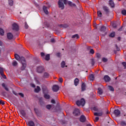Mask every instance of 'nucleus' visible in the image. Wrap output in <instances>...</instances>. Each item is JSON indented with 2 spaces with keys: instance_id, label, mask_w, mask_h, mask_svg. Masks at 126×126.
Here are the masks:
<instances>
[{
  "instance_id": "obj_1",
  "label": "nucleus",
  "mask_w": 126,
  "mask_h": 126,
  "mask_svg": "<svg viewBox=\"0 0 126 126\" xmlns=\"http://www.w3.org/2000/svg\"><path fill=\"white\" fill-rule=\"evenodd\" d=\"M15 58L17 61H20L22 64V69L24 70L26 67V62L25 61V59L24 57H20L19 55L17 54L15 55Z\"/></svg>"
},
{
  "instance_id": "obj_2",
  "label": "nucleus",
  "mask_w": 126,
  "mask_h": 126,
  "mask_svg": "<svg viewBox=\"0 0 126 126\" xmlns=\"http://www.w3.org/2000/svg\"><path fill=\"white\" fill-rule=\"evenodd\" d=\"M63 3L64 4H66L67 3V0H59L58 1V4L60 8L61 9H63L64 8V5H63Z\"/></svg>"
},
{
  "instance_id": "obj_3",
  "label": "nucleus",
  "mask_w": 126,
  "mask_h": 126,
  "mask_svg": "<svg viewBox=\"0 0 126 126\" xmlns=\"http://www.w3.org/2000/svg\"><path fill=\"white\" fill-rule=\"evenodd\" d=\"M76 104L77 106H82L83 107V106L85 105V100L82 98L80 100H78L76 101Z\"/></svg>"
},
{
  "instance_id": "obj_4",
  "label": "nucleus",
  "mask_w": 126,
  "mask_h": 126,
  "mask_svg": "<svg viewBox=\"0 0 126 126\" xmlns=\"http://www.w3.org/2000/svg\"><path fill=\"white\" fill-rule=\"evenodd\" d=\"M12 29L15 31H18V30H19V27H18V25H17L16 23L13 24L12 25Z\"/></svg>"
},
{
  "instance_id": "obj_5",
  "label": "nucleus",
  "mask_w": 126,
  "mask_h": 126,
  "mask_svg": "<svg viewBox=\"0 0 126 126\" xmlns=\"http://www.w3.org/2000/svg\"><path fill=\"white\" fill-rule=\"evenodd\" d=\"M59 89H60V88L57 85L53 86L52 88V90L54 92H57V91H59Z\"/></svg>"
},
{
  "instance_id": "obj_6",
  "label": "nucleus",
  "mask_w": 126,
  "mask_h": 126,
  "mask_svg": "<svg viewBox=\"0 0 126 126\" xmlns=\"http://www.w3.org/2000/svg\"><path fill=\"white\" fill-rule=\"evenodd\" d=\"M0 74L1 75V76L3 77V78H6V77L5 75L3 74V68L0 67Z\"/></svg>"
},
{
  "instance_id": "obj_7",
  "label": "nucleus",
  "mask_w": 126,
  "mask_h": 126,
  "mask_svg": "<svg viewBox=\"0 0 126 126\" xmlns=\"http://www.w3.org/2000/svg\"><path fill=\"white\" fill-rule=\"evenodd\" d=\"M73 114H74L75 116H77V115H79V114H80V111L79 109L76 108L73 112Z\"/></svg>"
},
{
  "instance_id": "obj_8",
  "label": "nucleus",
  "mask_w": 126,
  "mask_h": 126,
  "mask_svg": "<svg viewBox=\"0 0 126 126\" xmlns=\"http://www.w3.org/2000/svg\"><path fill=\"white\" fill-rule=\"evenodd\" d=\"M114 113L116 117H119V116L121 114V112L118 109L114 110Z\"/></svg>"
},
{
  "instance_id": "obj_9",
  "label": "nucleus",
  "mask_w": 126,
  "mask_h": 126,
  "mask_svg": "<svg viewBox=\"0 0 126 126\" xmlns=\"http://www.w3.org/2000/svg\"><path fill=\"white\" fill-rule=\"evenodd\" d=\"M7 36L9 40H11V39L13 38V35L10 32L7 33Z\"/></svg>"
},
{
  "instance_id": "obj_10",
  "label": "nucleus",
  "mask_w": 126,
  "mask_h": 126,
  "mask_svg": "<svg viewBox=\"0 0 126 126\" xmlns=\"http://www.w3.org/2000/svg\"><path fill=\"white\" fill-rule=\"evenodd\" d=\"M28 126H35V123L32 121H30L27 123Z\"/></svg>"
},
{
  "instance_id": "obj_11",
  "label": "nucleus",
  "mask_w": 126,
  "mask_h": 126,
  "mask_svg": "<svg viewBox=\"0 0 126 126\" xmlns=\"http://www.w3.org/2000/svg\"><path fill=\"white\" fill-rule=\"evenodd\" d=\"M86 121V118H85V116L82 115L80 118V121L82 123H84Z\"/></svg>"
},
{
  "instance_id": "obj_12",
  "label": "nucleus",
  "mask_w": 126,
  "mask_h": 126,
  "mask_svg": "<svg viewBox=\"0 0 126 126\" xmlns=\"http://www.w3.org/2000/svg\"><path fill=\"white\" fill-rule=\"evenodd\" d=\"M43 70H44V68L42 66H40L37 67V71L39 73H41L43 72Z\"/></svg>"
},
{
  "instance_id": "obj_13",
  "label": "nucleus",
  "mask_w": 126,
  "mask_h": 126,
  "mask_svg": "<svg viewBox=\"0 0 126 126\" xmlns=\"http://www.w3.org/2000/svg\"><path fill=\"white\" fill-rule=\"evenodd\" d=\"M104 79L105 81H106V82H108L110 81V80H111V78H110L109 77V76H107V75L104 76Z\"/></svg>"
},
{
  "instance_id": "obj_14",
  "label": "nucleus",
  "mask_w": 126,
  "mask_h": 126,
  "mask_svg": "<svg viewBox=\"0 0 126 126\" xmlns=\"http://www.w3.org/2000/svg\"><path fill=\"white\" fill-rule=\"evenodd\" d=\"M43 9L44 12L45 13V14H48L49 13V12L48 11V10L47 9V7H46L45 6H44Z\"/></svg>"
},
{
  "instance_id": "obj_15",
  "label": "nucleus",
  "mask_w": 126,
  "mask_h": 126,
  "mask_svg": "<svg viewBox=\"0 0 126 126\" xmlns=\"http://www.w3.org/2000/svg\"><path fill=\"white\" fill-rule=\"evenodd\" d=\"M78 83H79V80L77 78H76L74 80V85L75 86H77Z\"/></svg>"
},
{
  "instance_id": "obj_16",
  "label": "nucleus",
  "mask_w": 126,
  "mask_h": 126,
  "mask_svg": "<svg viewBox=\"0 0 126 126\" xmlns=\"http://www.w3.org/2000/svg\"><path fill=\"white\" fill-rule=\"evenodd\" d=\"M109 4L111 6V7H114L115 6V3L112 0H109Z\"/></svg>"
},
{
  "instance_id": "obj_17",
  "label": "nucleus",
  "mask_w": 126,
  "mask_h": 126,
  "mask_svg": "<svg viewBox=\"0 0 126 126\" xmlns=\"http://www.w3.org/2000/svg\"><path fill=\"white\" fill-rule=\"evenodd\" d=\"M89 79L91 81H93V80H94V75L93 74L90 75Z\"/></svg>"
},
{
  "instance_id": "obj_18",
  "label": "nucleus",
  "mask_w": 126,
  "mask_h": 126,
  "mask_svg": "<svg viewBox=\"0 0 126 126\" xmlns=\"http://www.w3.org/2000/svg\"><path fill=\"white\" fill-rule=\"evenodd\" d=\"M2 87H3V88H4L5 90H6V91H9V90L7 88V87L6 86V85H5V84L3 83L2 84Z\"/></svg>"
},
{
  "instance_id": "obj_19",
  "label": "nucleus",
  "mask_w": 126,
  "mask_h": 126,
  "mask_svg": "<svg viewBox=\"0 0 126 126\" xmlns=\"http://www.w3.org/2000/svg\"><path fill=\"white\" fill-rule=\"evenodd\" d=\"M98 93L99 94V95H101V94H103V90H102V89L98 88Z\"/></svg>"
},
{
  "instance_id": "obj_20",
  "label": "nucleus",
  "mask_w": 126,
  "mask_h": 126,
  "mask_svg": "<svg viewBox=\"0 0 126 126\" xmlns=\"http://www.w3.org/2000/svg\"><path fill=\"white\" fill-rule=\"evenodd\" d=\"M40 90H41V89H40L39 86H37V88L35 89L34 91L35 92H36V93H38V92H39V91H40Z\"/></svg>"
},
{
  "instance_id": "obj_21",
  "label": "nucleus",
  "mask_w": 126,
  "mask_h": 126,
  "mask_svg": "<svg viewBox=\"0 0 126 126\" xmlns=\"http://www.w3.org/2000/svg\"><path fill=\"white\" fill-rule=\"evenodd\" d=\"M53 107H54V105H47L46 106V108L48 109V110H50V109H51Z\"/></svg>"
},
{
  "instance_id": "obj_22",
  "label": "nucleus",
  "mask_w": 126,
  "mask_h": 126,
  "mask_svg": "<svg viewBox=\"0 0 126 126\" xmlns=\"http://www.w3.org/2000/svg\"><path fill=\"white\" fill-rule=\"evenodd\" d=\"M84 90H85V84L83 83L82 84V91H84Z\"/></svg>"
},
{
  "instance_id": "obj_23",
  "label": "nucleus",
  "mask_w": 126,
  "mask_h": 126,
  "mask_svg": "<svg viewBox=\"0 0 126 126\" xmlns=\"http://www.w3.org/2000/svg\"><path fill=\"white\" fill-rule=\"evenodd\" d=\"M8 2L9 5H10L11 6H12V5H13V1L12 0H9Z\"/></svg>"
},
{
  "instance_id": "obj_24",
  "label": "nucleus",
  "mask_w": 126,
  "mask_h": 126,
  "mask_svg": "<svg viewBox=\"0 0 126 126\" xmlns=\"http://www.w3.org/2000/svg\"><path fill=\"white\" fill-rule=\"evenodd\" d=\"M4 34V32L3 31V30L0 29V35H1L2 36Z\"/></svg>"
},
{
  "instance_id": "obj_25",
  "label": "nucleus",
  "mask_w": 126,
  "mask_h": 126,
  "mask_svg": "<svg viewBox=\"0 0 126 126\" xmlns=\"http://www.w3.org/2000/svg\"><path fill=\"white\" fill-rule=\"evenodd\" d=\"M94 116H102V113L95 112L94 113Z\"/></svg>"
},
{
  "instance_id": "obj_26",
  "label": "nucleus",
  "mask_w": 126,
  "mask_h": 126,
  "mask_svg": "<svg viewBox=\"0 0 126 126\" xmlns=\"http://www.w3.org/2000/svg\"><path fill=\"white\" fill-rule=\"evenodd\" d=\"M97 15L98 17H101L102 16V13L100 11H97Z\"/></svg>"
},
{
  "instance_id": "obj_27",
  "label": "nucleus",
  "mask_w": 126,
  "mask_h": 126,
  "mask_svg": "<svg viewBox=\"0 0 126 126\" xmlns=\"http://www.w3.org/2000/svg\"><path fill=\"white\" fill-rule=\"evenodd\" d=\"M109 36L111 37L112 38L115 37V32H111L109 35Z\"/></svg>"
},
{
  "instance_id": "obj_28",
  "label": "nucleus",
  "mask_w": 126,
  "mask_h": 126,
  "mask_svg": "<svg viewBox=\"0 0 126 126\" xmlns=\"http://www.w3.org/2000/svg\"><path fill=\"white\" fill-rule=\"evenodd\" d=\"M45 60L46 61H49L50 60V55H47L45 57Z\"/></svg>"
},
{
  "instance_id": "obj_29",
  "label": "nucleus",
  "mask_w": 126,
  "mask_h": 126,
  "mask_svg": "<svg viewBox=\"0 0 126 126\" xmlns=\"http://www.w3.org/2000/svg\"><path fill=\"white\" fill-rule=\"evenodd\" d=\"M72 38H76V39H78L79 36H78V34H75L72 36Z\"/></svg>"
},
{
  "instance_id": "obj_30",
  "label": "nucleus",
  "mask_w": 126,
  "mask_h": 126,
  "mask_svg": "<svg viewBox=\"0 0 126 126\" xmlns=\"http://www.w3.org/2000/svg\"><path fill=\"white\" fill-rule=\"evenodd\" d=\"M108 89L110 90V91H114V88L111 86H108Z\"/></svg>"
},
{
  "instance_id": "obj_31",
  "label": "nucleus",
  "mask_w": 126,
  "mask_h": 126,
  "mask_svg": "<svg viewBox=\"0 0 126 126\" xmlns=\"http://www.w3.org/2000/svg\"><path fill=\"white\" fill-rule=\"evenodd\" d=\"M21 114L22 115L23 117H25L26 114L25 112L23 110L21 111Z\"/></svg>"
},
{
  "instance_id": "obj_32",
  "label": "nucleus",
  "mask_w": 126,
  "mask_h": 126,
  "mask_svg": "<svg viewBox=\"0 0 126 126\" xmlns=\"http://www.w3.org/2000/svg\"><path fill=\"white\" fill-rule=\"evenodd\" d=\"M44 98H45V99H49L50 95L49 94H44Z\"/></svg>"
},
{
  "instance_id": "obj_33",
  "label": "nucleus",
  "mask_w": 126,
  "mask_h": 126,
  "mask_svg": "<svg viewBox=\"0 0 126 126\" xmlns=\"http://www.w3.org/2000/svg\"><path fill=\"white\" fill-rule=\"evenodd\" d=\"M121 126H126V123L124 121H122L121 123Z\"/></svg>"
},
{
  "instance_id": "obj_34",
  "label": "nucleus",
  "mask_w": 126,
  "mask_h": 126,
  "mask_svg": "<svg viewBox=\"0 0 126 126\" xmlns=\"http://www.w3.org/2000/svg\"><path fill=\"white\" fill-rule=\"evenodd\" d=\"M64 65H65V63H64V62L63 61L61 63V66L62 67H64Z\"/></svg>"
},
{
  "instance_id": "obj_35",
  "label": "nucleus",
  "mask_w": 126,
  "mask_h": 126,
  "mask_svg": "<svg viewBox=\"0 0 126 126\" xmlns=\"http://www.w3.org/2000/svg\"><path fill=\"white\" fill-rule=\"evenodd\" d=\"M122 14L123 15H126V10H123L122 11Z\"/></svg>"
},
{
  "instance_id": "obj_36",
  "label": "nucleus",
  "mask_w": 126,
  "mask_h": 126,
  "mask_svg": "<svg viewBox=\"0 0 126 126\" xmlns=\"http://www.w3.org/2000/svg\"><path fill=\"white\" fill-rule=\"evenodd\" d=\"M12 64L14 66H16L17 65V62H16V61H14Z\"/></svg>"
},
{
  "instance_id": "obj_37",
  "label": "nucleus",
  "mask_w": 126,
  "mask_h": 126,
  "mask_svg": "<svg viewBox=\"0 0 126 126\" xmlns=\"http://www.w3.org/2000/svg\"><path fill=\"white\" fill-rule=\"evenodd\" d=\"M92 111H95L97 112L98 111V108H97L96 107H94L93 108H92Z\"/></svg>"
},
{
  "instance_id": "obj_38",
  "label": "nucleus",
  "mask_w": 126,
  "mask_h": 126,
  "mask_svg": "<svg viewBox=\"0 0 126 126\" xmlns=\"http://www.w3.org/2000/svg\"><path fill=\"white\" fill-rule=\"evenodd\" d=\"M105 30H106V27L102 26L101 28V31H105Z\"/></svg>"
},
{
  "instance_id": "obj_39",
  "label": "nucleus",
  "mask_w": 126,
  "mask_h": 126,
  "mask_svg": "<svg viewBox=\"0 0 126 126\" xmlns=\"http://www.w3.org/2000/svg\"><path fill=\"white\" fill-rule=\"evenodd\" d=\"M107 61H108V59H107L106 58H103L102 59V62H103L104 63L107 62Z\"/></svg>"
},
{
  "instance_id": "obj_40",
  "label": "nucleus",
  "mask_w": 126,
  "mask_h": 126,
  "mask_svg": "<svg viewBox=\"0 0 126 126\" xmlns=\"http://www.w3.org/2000/svg\"><path fill=\"white\" fill-rule=\"evenodd\" d=\"M44 77H49V74H48L47 73H45Z\"/></svg>"
},
{
  "instance_id": "obj_41",
  "label": "nucleus",
  "mask_w": 126,
  "mask_h": 126,
  "mask_svg": "<svg viewBox=\"0 0 126 126\" xmlns=\"http://www.w3.org/2000/svg\"><path fill=\"white\" fill-rule=\"evenodd\" d=\"M4 104V102L2 100H0V105H3Z\"/></svg>"
},
{
  "instance_id": "obj_42",
  "label": "nucleus",
  "mask_w": 126,
  "mask_h": 126,
  "mask_svg": "<svg viewBox=\"0 0 126 126\" xmlns=\"http://www.w3.org/2000/svg\"><path fill=\"white\" fill-rule=\"evenodd\" d=\"M98 121H99V117H96L94 120V122H98Z\"/></svg>"
},
{
  "instance_id": "obj_43",
  "label": "nucleus",
  "mask_w": 126,
  "mask_h": 126,
  "mask_svg": "<svg viewBox=\"0 0 126 126\" xmlns=\"http://www.w3.org/2000/svg\"><path fill=\"white\" fill-rule=\"evenodd\" d=\"M59 81L60 82L62 83V82H63V78H60L59 79Z\"/></svg>"
},
{
  "instance_id": "obj_44",
  "label": "nucleus",
  "mask_w": 126,
  "mask_h": 126,
  "mask_svg": "<svg viewBox=\"0 0 126 126\" xmlns=\"http://www.w3.org/2000/svg\"><path fill=\"white\" fill-rule=\"evenodd\" d=\"M122 64H123V65H124V66H125V67H126V62L122 63Z\"/></svg>"
},
{
  "instance_id": "obj_45",
  "label": "nucleus",
  "mask_w": 126,
  "mask_h": 126,
  "mask_svg": "<svg viewBox=\"0 0 126 126\" xmlns=\"http://www.w3.org/2000/svg\"><path fill=\"white\" fill-rule=\"evenodd\" d=\"M25 27L26 29H27L28 28V25H27V24L26 23H25Z\"/></svg>"
},
{
  "instance_id": "obj_46",
  "label": "nucleus",
  "mask_w": 126,
  "mask_h": 126,
  "mask_svg": "<svg viewBox=\"0 0 126 126\" xmlns=\"http://www.w3.org/2000/svg\"><path fill=\"white\" fill-rule=\"evenodd\" d=\"M67 3L69 5H72V3L71 1H68Z\"/></svg>"
},
{
  "instance_id": "obj_47",
  "label": "nucleus",
  "mask_w": 126,
  "mask_h": 126,
  "mask_svg": "<svg viewBox=\"0 0 126 126\" xmlns=\"http://www.w3.org/2000/svg\"><path fill=\"white\" fill-rule=\"evenodd\" d=\"M104 9L105 11H108V8H107L106 7H104Z\"/></svg>"
},
{
  "instance_id": "obj_48",
  "label": "nucleus",
  "mask_w": 126,
  "mask_h": 126,
  "mask_svg": "<svg viewBox=\"0 0 126 126\" xmlns=\"http://www.w3.org/2000/svg\"><path fill=\"white\" fill-rule=\"evenodd\" d=\"M90 53H91V54H94V50H93V49H91V50H90Z\"/></svg>"
},
{
  "instance_id": "obj_49",
  "label": "nucleus",
  "mask_w": 126,
  "mask_h": 126,
  "mask_svg": "<svg viewBox=\"0 0 126 126\" xmlns=\"http://www.w3.org/2000/svg\"><path fill=\"white\" fill-rule=\"evenodd\" d=\"M51 103H52V104H55V103H56V101H55V100L52 99L51 100Z\"/></svg>"
},
{
  "instance_id": "obj_50",
  "label": "nucleus",
  "mask_w": 126,
  "mask_h": 126,
  "mask_svg": "<svg viewBox=\"0 0 126 126\" xmlns=\"http://www.w3.org/2000/svg\"><path fill=\"white\" fill-rule=\"evenodd\" d=\"M19 95H20V96H21V97H23V96H24V95L22 93H19Z\"/></svg>"
},
{
  "instance_id": "obj_51",
  "label": "nucleus",
  "mask_w": 126,
  "mask_h": 126,
  "mask_svg": "<svg viewBox=\"0 0 126 126\" xmlns=\"http://www.w3.org/2000/svg\"><path fill=\"white\" fill-rule=\"evenodd\" d=\"M45 56V53H41V57H44Z\"/></svg>"
},
{
  "instance_id": "obj_52",
  "label": "nucleus",
  "mask_w": 126,
  "mask_h": 126,
  "mask_svg": "<svg viewBox=\"0 0 126 126\" xmlns=\"http://www.w3.org/2000/svg\"><path fill=\"white\" fill-rule=\"evenodd\" d=\"M31 86L32 87L34 88V87H35V85H34L33 84H31Z\"/></svg>"
},
{
  "instance_id": "obj_53",
  "label": "nucleus",
  "mask_w": 126,
  "mask_h": 126,
  "mask_svg": "<svg viewBox=\"0 0 126 126\" xmlns=\"http://www.w3.org/2000/svg\"><path fill=\"white\" fill-rule=\"evenodd\" d=\"M96 56L97 58H100V54L99 53L96 54Z\"/></svg>"
},
{
  "instance_id": "obj_54",
  "label": "nucleus",
  "mask_w": 126,
  "mask_h": 126,
  "mask_svg": "<svg viewBox=\"0 0 126 126\" xmlns=\"http://www.w3.org/2000/svg\"><path fill=\"white\" fill-rule=\"evenodd\" d=\"M51 41L52 43H54V42H55V39H52L51 40Z\"/></svg>"
},
{
  "instance_id": "obj_55",
  "label": "nucleus",
  "mask_w": 126,
  "mask_h": 126,
  "mask_svg": "<svg viewBox=\"0 0 126 126\" xmlns=\"http://www.w3.org/2000/svg\"><path fill=\"white\" fill-rule=\"evenodd\" d=\"M0 46H2V42L0 40Z\"/></svg>"
},
{
  "instance_id": "obj_56",
  "label": "nucleus",
  "mask_w": 126,
  "mask_h": 126,
  "mask_svg": "<svg viewBox=\"0 0 126 126\" xmlns=\"http://www.w3.org/2000/svg\"><path fill=\"white\" fill-rule=\"evenodd\" d=\"M60 55H61V54H60V53H57V57H60Z\"/></svg>"
},
{
  "instance_id": "obj_57",
  "label": "nucleus",
  "mask_w": 126,
  "mask_h": 126,
  "mask_svg": "<svg viewBox=\"0 0 126 126\" xmlns=\"http://www.w3.org/2000/svg\"><path fill=\"white\" fill-rule=\"evenodd\" d=\"M118 40H121V37H119L118 38Z\"/></svg>"
},
{
  "instance_id": "obj_58",
  "label": "nucleus",
  "mask_w": 126,
  "mask_h": 126,
  "mask_svg": "<svg viewBox=\"0 0 126 126\" xmlns=\"http://www.w3.org/2000/svg\"><path fill=\"white\" fill-rule=\"evenodd\" d=\"M87 126H91V125H90V124H88V125H87Z\"/></svg>"
},
{
  "instance_id": "obj_59",
  "label": "nucleus",
  "mask_w": 126,
  "mask_h": 126,
  "mask_svg": "<svg viewBox=\"0 0 126 126\" xmlns=\"http://www.w3.org/2000/svg\"><path fill=\"white\" fill-rule=\"evenodd\" d=\"M43 93H45V90H44V89L43 90Z\"/></svg>"
},
{
  "instance_id": "obj_60",
  "label": "nucleus",
  "mask_w": 126,
  "mask_h": 126,
  "mask_svg": "<svg viewBox=\"0 0 126 126\" xmlns=\"http://www.w3.org/2000/svg\"><path fill=\"white\" fill-rule=\"evenodd\" d=\"M73 5H74V6H75V4H73Z\"/></svg>"
},
{
  "instance_id": "obj_61",
  "label": "nucleus",
  "mask_w": 126,
  "mask_h": 126,
  "mask_svg": "<svg viewBox=\"0 0 126 126\" xmlns=\"http://www.w3.org/2000/svg\"><path fill=\"white\" fill-rule=\"evenodd\" d=\"M113 27L116 28V26H113Z\"/></svg>"
},
{
  "instance_id": "obj_62",
  "label": "nucleus",
  "mask_w": 126,
  "mask_h": 126,
  "mask_svg": "<svg viewBox=\"0 0 126 126\" xmlns=\"http://www.w3.org/2000/svg\"><path fill=\"white\" fill-rule=\"evenodd\" d=\"M118 0L121 1V0Z\"/></svg>"
},
{
  "instance_id": "obj_63",
  "label": "nucleus",
  "mask_w": 126,
  "mask_h": 126,
  "mask_svg": "<svg viewBox=\"0 0 126 126\" xmlns=\"http://www.w3.org/2000/svg\"><path fill=\"white\" fill-rule=\"evenodd\" d=\"M48 7H50V6H48Z\"/></svg>"
}]
</instances>
